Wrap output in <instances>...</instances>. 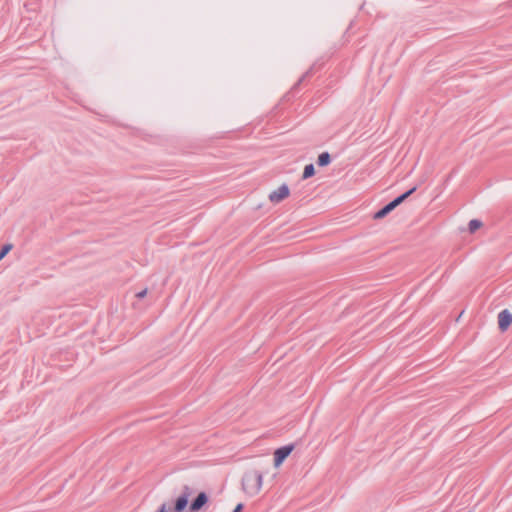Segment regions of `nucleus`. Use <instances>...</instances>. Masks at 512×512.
<instances>
[{"label": "nucleus", "mask_w": 512, "mask_h": 512, "mask_svg": "<svg viewBox=\"0 0 512 512\" xmlns=\"http://www.w3.org/2000/svg\"><path fill=\"white\" fill-rule=\"evenodd\" d=\"M12 246L10 244L4 245L0 251V260H2L6 254L11 250Z\"/></svg>", "instance_id": "nucleus-11"}, {"label": "nucleus", "mask_w": 512, "mask_h": 512, "mask_svg": "<svg viewBox=\"0 0 512 512\" xmlns=\"http://www.w3.org/2000/svg\"><path fill=\"white\" fill-rule=\"evenodd\" d=\"M293 445L282 446L274 452V465L280 466L293 450Z\"/></svg>", "instance_id": "nucleus-3"}, {"label": "nucleus", "mask_w": 512, "mask_h": 512, "mask_svg": "<svg viewBox=\"0 0 512 512\" xmlns=\"http://www.w3.org/2000/svg\"><path fill=\"white\" fill-rule=\"evenodd\" d=\"M393 207L392 205H390V203L386 204L383 208H381L380 210H378L375 214H374V219H381V218H384L386 215H388L391 211H393Z\"/></svg>", "instance_id": "nucleus-8"}, {"label": "nucleus", "mask_w": 512, "mask_h": 512, "mask_svg": "<svg viewBox=\"0 0 512 512\" xmlns=\"http://www.w3.org/2000/svg\"><path fill=\"white\" fill-rule=\"evenodd\" d=\"M319 166L321 167H325L327 166L330 162H317Z\"/></svg>", "instance_id": "nucleus-16"}, {"label": "nucleus", "mask_w": 512, "mask_h": 512, "mask_svg": "<svg viewBox=\"0 0 512 512\" xmlns=\"http://www.w3.org/2000/svg\"><path fill=\"white\" fill-rule=\"evenodd\" d=\"M416 191V187H413L406 191L405 193L399 195L394 200H392L390 205H392L393 209H395L398 205H400L402 202H404L411 194H413Z\"/></svg>", "instance_id": "nucleus-7"}, {"label": "nucleus", "mask_w": 512, "mask_h": 512, "mask_svg": "<svg viewBox=\"0 0 512 512\" xmlns=\"http://www.w3.org/2000/svg\"><path fill=\"white\" fill-rule=\"evenodd\" d=\"M158 512H167L166 504H162Z\"/></svg>", "instance_id": "nucleus-15"}, {"label": "nucleus", "mask_w": 512, "mask_h": 512, "mask_svg": "<svg viewBox=\"0 0 512 512\" xmlns=\"http://www.w3.org/2000/svg\"><path fill=\"white\" fill-rule=\"evenodd\" d=\"M189 496H190L189 487L185 486L183 494L181 496H179L175 502V506H174L175 512H182L186 508V506L188 504Z\"/></svg>", "instance_id": "nucleus-5"}, {"label": "nucleus", "mask_w": 512, "mask_h": 512, "mask_svg": "<svg viewBox=\"0 0 512 512\" xmlns=\"http://www.w3.org/2000/svg\"><path fill=\"white\" fill-rule=\"evenodd\" d=\"M263 474L257 470H248L242 477V489L248 496H255L262 487Z\"/></svg>", "instance_id": "nucleus-1"}, {"label": "nucleus", "mask_w": 512, "mask_h": 512, "mask_svg": "<svg viewBox=\"0 0 512 512\" xmlns=\"http://www.w3.org/2000/svg\"><path fill=\"white\" fill-rule=\"evenodd\" d=\"M242 509H243V504H241V503H240V504H238V505L234 508L233 512H241V511H242Z\"/></svg>", "instance_id": "nucleus-14"}, {"label": "nucleus", "mask_w": 512, "mask_h": 512, "mask_svg": "<svg viewBox=\"0 0 512 512\" xmlns=\"http://www.w3.org/2000/svg\"><path fill=\"white\" fill-rule=\"evenodd\" d=\"M482 226V222L478 219H473L468 224V229L470 233H474Z\"/></svg>", "instance_id": "nucleus-9"}, {"label": "nucleus", "mask_w": 512, "mask_h": 512, "mask_svg": "<svg viewBox=\"0 0 512 512\" xmlns=\"http://www.w3.org/2000/svg\"><path fill=\"white\" fill-rule=\"evenodd\" d=\"M512 323V314L507 310L504 309L498 314V326L499 329L504 332L508 329V327Z\"/></svg>", "instance_id": "nucleus-4"}, {"label": "nucleus", "mask_w": 512, "mask_h": 512, "mask_svg": "<svg viewBox=\"0 0 512 512\" xmlns=\"http://www.w3.org/2000/svg\"><path fill=\"white\" fill-rule=\"evenodd\" d=\"M315 174V168L313 164H309L304 168L303 179L312 177Z\"/></svg>", "instance_id": "nucleus-10"}, {"label": "nucleus", "mask_w": 512, "mask_h": 512, "mask_svg": "<svg viewBox=\"0 0 512 512\" xmlns=\"http://www.w3.org/2000/svg\"><path fill=\"white\" fill-rule=\"evenodd\" d=\"M318 160H330V155L327 152H323L318 156Z\"/></svg>", "instance_id": "nucleus-12"}, {"label": "nucleus", "mask_w": 512, "mask_h": 512, "mask_svg": "<svg viewBox=\"0 0 512 512\" xmlns=\"http://www.w3.org/2000/svg\"><path fill=\"white\" fill-rule=\"evenodd\" d=\"M146 294H147V290H146V289H144V290H142V291L138 292V293L136 294V297L141 299V298H144Z\"/></svg>", "instance_id": "nucleus-13"}, {"label": "nucleus", "mask_w": 512, "mask_h": 512, "mask_svg": "<svg viewBox=\"0 0 512 512\" xmlns=\"http://www.w3.org/2000/svg\"><path fill=\"white\" fill-rule=\"evenodd\" d=\"M290 194V190L287 184H282L276 190L272 191L268 198L273 204H278L287 198Z\"/></svg>", "instance_id": "nucleus-2"}, {"label": "nucleus", "mask_w": 512, "mask_h": 512, "mask_svg": "<svg viewBox=\"0 0 512 512\" xmlns=\"http://www.w3.org/2000/svg\"><path fill=\"white\" fill-rule=\"evenodd\" d=\"M208 501V496L205 492H200L197 497L191 502L189 509L192 512L199 511Z\"/></svg>", "instance_id": "nucleus-6"}]
</instances>
